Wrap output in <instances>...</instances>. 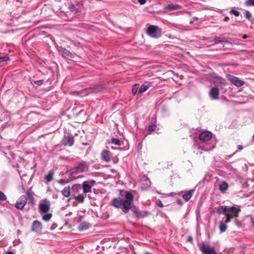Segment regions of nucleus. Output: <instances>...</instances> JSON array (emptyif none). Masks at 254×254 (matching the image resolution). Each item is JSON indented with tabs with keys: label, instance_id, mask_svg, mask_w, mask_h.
<instances>
[{
	"label": "nucleus",
	"instance_id": "21",
	"mask_svg": "<svg viewBox=\"0 0 254 254\" xmlns=\"http://www.w3.org/2000/svg\"><path fill=\"white\" fill-rule=\"evenodd\" d=\"M150 85L148 84H142L138 89V92L140 94H142L146 91L149 87Z\"/></svg>",
	"mask_w": 254,
	"mask_h": 254
},
{
	"label": "nucleus",
	"instance_id": "53",
	"mask_svg": "<svg viewBox=\"0 0 254 254\" xmlns=\"http://www.w3.org/2000/svg\"><path fill=\"white\" fill-rule=\"evenodd\" d=\"M193 21H194L193 20H191V21H190V24H192V23H193Z\"/></svg>",
	"mask_w": 254,
	"mask_h": 254
},
{
	"label": "nucleus",
	"instance_id": "12",
	"mask_svg": "<svg viewBox=\"0 0 254 254\" xmlns=\"http://www.w3.org/2000/svg\"><path fill=\"white\" fill-rule=\"evenodd\" d=\"M42 224L40 221L36 220L33 222L32 226V231L36 233H40L42 230Z\"/></svg>",
	"mask_w": 254,
	"mask_h": 254
},
{
	"label": "nucleus",
	"instance_id": "7",
	"mask_svg": "<svg viewBox=\"0 0 254 254\" xmlns=\"http://www.w3.org/2000/svg\"><path fill=\"white\" fill-rule=\"evenodd\" d=\"M58 50L59 54L64 58L67 59H71L74 58L73 54L64 48L59 47L58 48Z\"/></svg>",
	"mask_w": 254,
	"mask_h": 254
},
{
	"label": "nucleus",
	"instance_id": "47",
	"mask_svg": "<svg viewBox=\"0 0 254 254\" xmlns=\"http://www.w3.org/2000/svg\"><path fill=\"white\" fill-rule=\"evenodd\" d=\"M59 183H60L62 185H64L65 183V181L64 180H60L59 181Z\"/></svg>",
	"mask_w": 254,
	"mask_h": 254
},
{
	"label": "nucleus",
	"instance_id": "52",
	"mask_svg": "<svg viewBox=\"0 0 254 254\" xmlns=\"http://www.w3.org/2000/svg\"><path fill=\"white\" fill-rule=\"evenodd\" d=\"M247 37H248V36H247V35H244V36H243V38L244 39H246V38H247Z\"/></svg>",
	"mask_w": 254,
	"mask_h": 254
},
{
	"label": "nucleus",
	"instance_id": "19",
	"mask_svg": "<svg viewBox=\"0 0 254 254\" xmlns=\"http://www.w3.org/2000/svg\"><path fill=\"white\" fill-rule=\"evenodd\" d=\"M226 206H220L216 209L217 212L219 214H223L225 215Z\"/></svg>",
	"mask_w": 254,
	"mask_h": 254
},
{
	"label": "nucleus",
	"instance_id": "49",
	"mask_svg": "<svg viewBox=\"0 0 254 254\" xmlns=\"http://www.w3.org/2000/svg\"><path fill=\"white\" fill-rule=\"evenodd\" d=\"M57 225H55V224H53L52 225V226L51 227V230H54L56 227Z\"/></svg>",
	"mask_w": 254,
	"mask_h": 254
},
{
	"label": "nucleus",
	"instance_id": "30",
	"mask_svg": "<svg viewBox=\"0 0 254 254\" xmlns=\"http://www.w3.org/2000/svg\"><path fill=\"white\" fill-rule=\"evenodd\" d=\"M78 6V7H76V6H75L74 5H71L69 7L70 9L72 12H77L79 10V6Z\"/></svg>",
	"mask_w": 254,
	"mask_h": 254
},
{
	"label": "nucleus",
	"instance_id": "37",
	"mask_svg": "<svg viewBox=\"0 0 254 254\" xmlns=\"http://www.w3.org/2000/svg\"><path fill=\"white\" fill-rule=\"evenodd\" d=\"M9 60V58L8 56H4L0 57V64L2 62L7 61Z\"/></svg>",
	"mask_w": 254,
	"mask_h": 254
},
{
	"label": "nucleus",
	"instance_id": "29",
	"mask_svg": "<svg viewBox=\"0 0 254 254\" xmlns=\"http://www.w3.org/2000/svg\"><path fill=\"white\" fill-rule=\"evenodd\" d=\"M111 142L116 145H120V140L118 138H112L111 139Z\"/></svg>",
	"mask_w": 254,
	"mask_h": 254
},
{
	"label": "nucleus",
	"instance_id": "1",
	"mask_svg": "<svg viewBox=\"0 0 254 254\" xmlns=\"http://www.w3.org/2000/svg\"><path fill=\"white\" fill-rule=\"evenodd\" d=\"M133 195L131 192L121 191V196L115 198L112 201V205L117 208H121L125 213L128 212L133 205Z\"/></svg>",
	"mask_w": 254,
	"mask_h": 254
},
{
	"label": "nucleus",
	"instance_id": "13",
	"mask_svg": "<svg viewBox=\"0 0 254 254\" xmlns=\"http://www.w3.org/2000/svg\"><path fill=\"white\" fill-rule=\"evenodd\" d=\"M135 210L133 211L134 215L137 218H143L146 217L148 215V213L146 211H140L136 210L135 207Z\"/></svg>",
	"mask_w": 254,
	"mask_h": 254
},
{
	"label": "nucleus",
	"instance_id": "17",
	"mask_svg": "<svg viewBox=\"0 0 254 254\" xmlns=\"http://www.w3.org/2000/svg\"><path fill=\"white\" fill-rule=\"evenodd\" d=\"M88 228L89 224L85 222L80 223L78 226V229L80 231L87 229Z\"/></svg>",
	"mask_w": 254,
	"mask_h": 254
},
{
	"label": "nucleus",
	"instance_id": "20",
	"mask_svg": "<svg viewBox=\"0 0 254 254\" xmlns=\"http://www.w3.org/2000/svg\"><path fill=\"white\" fill-rule=\"evenodd\" d=\"M91 186L89 185L87 182H84L83 183V190L84 192L87 193L90 191Z\"/></svg>",
	"mask_w": 254,
	"mask_h": 254
},
{
	"label": "nucleus",
	"instance_id": "54",
	"mask_svg": "<svg viewBox=\"0 0 254 254\" xmlns=\"http://www.w3.org/2000/svg\"><path fill=\"white\" fill-rule=\"evenodd\" d=\"M253 139L254 140V135H253Z\"/></svg>",
	"mask_w": 254,
	"mask_h": 254
},
{
	"label": "nucleus",
	"instance_id": "23",
	"mask_svg": "<svg viewBox=\"0 0 254 254\" xmlns=\"http://www.w3.org/2000/svg\"><path fill=\"white\" fill-rule=\"evenodd\" d=\"M219 227L221 233L224 232L227 228V225L223 222L219 223Z\"/></svg>",
	"mask_w": 254,
	"mask_h": 254
},
{
	"label": "nucleus",
	"instance_id": "39",
	"mask_svg": "<svg viewBox=\"0 0 254 254\" xmlns=\"http://www.w3.org/2000/svg\"><path fill=\"white\" fill-rule=\"evenodd\" d=\"M230 12L236 16H238L240 15V12L238 10L234 8L231 10Z\"/></svg>",
	"mask_w": 254,
	"mask_h": 254
},
{
	"label": "nucleus",
	"instance_id": "6",
	"mask_svg": "<svg viewBox=\"0 0 254 254\" xmlns=\"http://www.w3.org/2000/svg\"><path fill=\"white\" fill-rule=\"evenodd\" d=\"M225 215L232 216L233 217H237L241 210L234 206H226Z\"/></svg>",
	"mask_w": 254,
	"mask_h": 254
},
{
	"label": "nucleus",
	"instance_id": "48",
	"mask_svg": "<svg viewBox=\"0 0 254 254\" xmlns=\"http://www.w3.org/2000/svg\"><path fill=\"white\" fill-rule=\"evenodd\" d=\"M188 241L191 242L192 241V237H190V236H189L188 238Z\"/></svg>",
	"mask_w": 254,
	"mask_h": 254
},
{
	"label": "nucleus",
	"instance_id": "50",
	"mask_svg": "<svg viewBox=\"0 0 254 254\" xmlns=\"http://www.w3.org/2000/svg\"><path fill=\"white\" fill-rule=\"evenodd\" d=\"M6 254H14V253L11 251H8L6 252Z\"/></svg>",
	"mask_w": 254,
	"mask_h": 254
},
{
	"label": "nucleus",
	"instance_id": "5",
	"mask_svg": "<svg viewBox=\"0 0 254 254\" xmlns=\"http://www.w3.org/2000/svg\"><path fill=\"white\" fill-rule=\"evenodd\" d=\"M27 198L25 195L20 196L16 201L15 207L19 210H22L27 203Z\"/></svg>",
	"mask_w": 254,
	"mask_h": 254
},
{
	"label": "nucleus",
	"instance_id": "44",
	"mask_svg": "<svg viewBox=\"0 0 254 254\" xmlns=\"http://www.w3.org/2000/svg\"><path fill=\"white\" fill-rule=\"evenodd\" d=\"M138 2L141 4L143 5L146 3V0H137Z\"/></svg>",
	"mask_w": 254,
	"mask_h": 254
},
{
	"label": "nucleus",
	"instance_id": "46",
	"mask_svg": "<svg viewBox=\"0 0 254 254\" xmlns=\"http://www.w3.org/2000/svg\"><path fill=\"white\" fill-rule=\"evenodd\" d=\"M157 204L160 207H163V204H162V202L160 200H159Z\"/></svg>",
	"mask_w": 254,
	"mask_h": 254
},
{
	"label": "nucleus",
	"instance_id": "11",
	"mask_svg": "<svg viewBox=\"0 0 254 254\" xmlns=\"http://www.w3.org/2000/svg\"><path fill=\"white\" fill-rule=\"evenodd\" d=\"M209 95L212 100H216L219 98V91L217 87H212L210 92Z\"/></svg>",
	"mask_w": 254,
	"mask_h": 254
},
{
	"label": "nucleus",
	"instance_id": "10",
	"mask_svg": "<svg viewBox=\"0 0 254 254\" xmlns=\"http://www.w3.org/2000/svg\"><path fill=\"white\" fill-rule=\"evenodd\" d=\"M74 141L73 136L71 135L64 136L62 143L64 146H71L73 144Z\"/></svg>",
	"mask_w": 254,
	"mask_h": 254
},
{
	"label": "nucleus",
	"instance_id": "14",
	"mask_svg": "<svg viewBox=\"0 0 254 254\" xmlns=\"http://www.w3.org/2000/svg\"><path fill=\"white\" fill-rule=\"evenodd\" d=\"M101 158L103 160L108 162L111 160L109 155V151L107 150H103L101 153Z\"/></svg>",
	"mask_w": 254,
	"mask_h": 254
},
{
	"label": "nucleus",
	"instance_id": "8",
	"mask_svg": "<svg viewBox=\"0 0 254 254\" xmlns=\"http://www.w3.org/2000/svg\"><path fill=\"white\" fill-rule=\"evenodd\" d=\"M87 169V165L85 162H80L76 165L72 169L71 174H74L78 172L85 171Z\"/></svg>",
	"mask_w": 254,
	"mask_h": 254
},
{
	"label": "nucleus",
	"instance_id": "36",
	"mask_svg": "<svg viewBox=\"0 0 254 254\" xmlns=\"http://www.w3.org/2000/svg\"><path fill=\"white\" fill-rule=\"evenodd\" d=\"M245 5L247 6L253 5L254 6V0H247L245 2Z\"/></svg>",
	"mask_w": 254,
	"mask_h": 254
},
{
	"label": "nucleus",
	"instance_id": "4",
	"mask_svg": "<svg viewBox=\"0 0 254 254\" xmlns=\"http://www.w3.org/2000/svg\"><path fill=\"white\" fill-rule=\"evenodd\" d=\"M226 77L227 79L232 83V84H234L238 87L242 86L245 83L244 81L240 79L239 78L234 76L233 75L227 74Z\"/></svg>",
	"mask_w": 254,
	"mask_h": 254
},
{
	"label": "nucleus",
	"instance_id": "51",
	"mask_svg": "<svg viewBox=\"0 0 254 254\" xmlns=\"http://www.w3.org/2000/svg\"><path fill=\"white\" fill-rule=\"evenodd\" d=\"M198 20V18H197V17H194L193 18V21H196V20Z\"/></svg>",
	"mask_w": 254,
	"mask_h": 254
},
{
	"label": "nucleus",
	"instance_id": "38",
	"mask_svg": "<svg viewBox=\"0 0 254 254\" xmlns=\"http://www.w3.org/2000/svg\"><path fill=\"white\" fill-rule=\"evenodd\" d=\"M226 217L225 220H224V222H223L224 223H228L230 222L231 219L233 218L232 216H229V215H225Z\"/></svg>",
	"mask_w": 254,
	"mask_h": 254
},
{
	"label": "nucleus",
	"instance_id": "42",
	"mask_svg": "<svg viewBox=\"0 0 254 254\" xmlns=\"http://www.w3.org/2000/svg\"><path fill=\"white\" fill-rule=\"evenodd\" d=\"M76 199L79 202H82L83 201V197L81 195H79L76 198Z\"/></svg>",
	"mask_w": 254,
	"mask_h": 254
},
{
	"label": "nucleus",
	"instance_id": "34",
	"mask_svg": "<svg viewBox=\"0 0 254 254\" xmlns=\"http://www.w3.org/2000/svg\"><path fill=\"white\" fill-rule=\"evenodd\" d=\"M6 196L4 194V193L0 190V200L5 201L6 200Z\"/></svg>",
	"mask_w": 254,
	"mask_h": 254
},
{
	"label": "nucleus",
	"instance_id": "3",
	"mask_svg": "<svg viewBox=\"0 0 254 254\" xmlns=\"http://www.w3.org/2000/svg\"><path fill=\"white\" fill-rule=\"evenodd\" d=\"M50 208V203L46 199L40 201L39 203V211L41 214L47 213Z\"/></svg>",
	"mask_w": 254,
	"mask_h": 254
},
{
	"label": "nucleus",
	"instance_id": "15",
	"mask_svg": "<svg viewBox=\"0 0 254 254\" xmlns=\"http://www.w3.org/2000/svg\"><path fill=\"white\" fill-rule=\"evenodd\" d=\"M194 192V190H191L186 191L182 196L183 198L186 201H189L191 197L192 194Z\"/></svg>",
	"mask_w": 254,
	"mask_h": 254
},
{
	"label": "nucleus",
	"instance_id": "26",
	"mask_svg": "<svg viewBox=\"0 0 254 254\" xmlns=\"http://www.w3.org/2000/svg\"><path fill=\"white\" fill-rule=\"evenodd\" d=\"M138 89V85L137 84H134L132 86L131 91L133 95H135Z\"/></svg>",
	"mask_w": 254,
	"mask_h": 254
},
{
	"label": "nucleus",
	"instance_id": "9",
	"mask_svg": "<svg viewBox=\"0 0 254 254\" xmlns=\"http://www.w3.org/2000/svg\"><path fill=\"white\" fill-rule=\"evenodd\" d=\"M212 134L210 131H205L201 132L198 136L199 139L202 142H205L210 140Z\"/></svg>",
	"mask_w": 254,
	"mask_h": 254
},
{
	"label": "nucleus",
	"instance_id": "40",
	"mask_svg": "<svg viewBox=\"0 0 254 254\" xmlns=\"http://www.w3.org/2000/svg\"><path fill=\"white\" fill-rule=\"evenodd\" d=\"M215 147V145L214 144H213L209 148H202V147H198V149H202L204 151H209V150H211L213 148H214Z\"/></svg>",
	"mask_w": 254,
	"mask_h": 254
},
{
	"label": "nucleus",
	"instance_id": "33",
	"mask_svg": "<svg viewBox=\"0 0 254 254\" xmlns=\"http://www.w3.org/2000/svg\"><path fill=\"white\" fill-rule=\"evenodd\" d=\"M105 89V87H103L101 85H96V93L99 92H102V91H104Z\"/></svg>",
	"mask_w": 254,
	"mask_h": 254
},
{
	"label": "nucleus",
	"instance_id": "55",
	"mask_svg": "<svg viewBox=\"0 0 254 254\" xmlns=\"http://www.w3.org/2000/svg\"><path fill=\"white\" fill-rule=\"evenodd\" d=\"M253 225L254 226V221L253 222Z\"/></svg>",
	"mask_w": 254,
	"mask_h": 254
},
{
	"label": "nucleus",
	"instance_id": "27",
	"mask_svg": "<svg viewBox=\"0 0 254 254\" xmlns=\"http://www.w3.org/2000/svg\"><path fill=\"white\" fill-rule=\"evenodd\" d=\"M53 174L51 172L49 173L47 175L45 176V179L48 182H51L53 180Z\"/></svg>",
	"mask_w": 254,
	"mask_h": 254
},
{
	"label": "nucleus",
	"instance_id": "28",
	"mask_svg": "<svg viewBox=\"0 0 254 254\" xmlns=\"http://www.w3.org/2000/svg\"><path fill=\"white\" fill-rule=\"evenodd\" d=\"M217 82L218 83L223 86H225L226 84L225 80L224 78H222L221 77H218Z\"/></svg>",
	"mask_w": 254,
	"mask_h": 254
},
{
	"label": "nucleus",
	"instance_id": "25",
	"mask_svg": "<svg viewBox=\"0 0 254 254\" xmlns=\"http://www.w3.org/2000/svg\"><path fill=\"white\" fill-rule=\"evenodd\" d=\"M27 194L29 198L30 202L32 204L34 203L35 199L34 197L33 196L32 192L29 190H28L27 192Z\"/></svg>",
	"mask_w": 254,
	"mask_h": 254
},
{
	"label": "nucleus",
	"instance_id": "24",
	"mask_svg": "<svg viewBox=\"0 0 254 254\" xmlns=\"http://www.w3.org/2000/svg\"><path fill=\"white\" fill-rule=\"evenodd\" d=\"M42 215V219L45 221H49L52 218V214L51 213H44Z\"/></svg>",
	"mask_w": 254,
	"mask_h": 254
},
{
	"label": "nucleus",
	"instance_id": "22",
	"mask_svg": "<svg viewBox=\"0 0 254 254\" xmlns=\"http://www.w3.org/2000/svg\"><path fill=\"white\" fill-rule=\"evenodd\" d=\"M228 188V185L225 182H222L219 186V190L221 191H225L226 190H227Z\"/></svg>",
	"mask_w": 254,
	"mask_h": 254
},
{
	"label": "nucleus",
	"instance_id": "2",
	"mask_svg": "<svg viewBox=\"0 0 254 254\" xmlns=\"http://www.w3.org/2000/svg\"><path fill=\"white\" fill-rule=\"evenodd\" d=\"M146 32L150 37L154 38L160 37L162 34L161 29L155 25H150L147 28Z\"/></svg>",
	"mask_w": 254,
	"mask_h": 254
},
{
	"label": "nucleus",
	"instance_id": "32",
	"mask_svg": "<svg viewBox=\"0 0 254 254\" xmlns=\"http://www.w3.org/2000/svg\"><path fill=\"white\" fill-rule=\"evenodd\" d=\"M223 39L220 37H216L214 39V43L216 44L220 43L223 42Z\"/></svg>",
	"mask_w": 254,
	"mask_h": 254
},
{
	"label": "nucleus",
	"instance_id": "41",
	"mask_svg": "<svg viewBox=\"0 0 254 254\" xmlns=\"http://www.w3.org/2000/svg\"><path fill=\"white\" fill-rule=\"evenodd\" d=\"M34 83L35 84H37L38 85H42L43 84V80H39L34 81Z\"/></svg>",
	"mask_w": 254,
	"mask_h": 254
},
{
	"label": "nucleus",
	"instance_id": "18",
	"mask_svg": "<svg viewBox=\"0 0 254 254\" xmlns=\"http://www.w3.org/2000/svg\"><path fill=\"white\" fill-rule=\"evenodd\" d=\"M62 194L65 197H68L70 194V188L69 187H65L62 190Z\"/></svg>",
	"mask_w": 254,
	"mask_h": 254
},
{
	"label": "nucleus",
	"instance_id": "45",
	"mask_svg": "<svg viewBox=\"0 0 254 254\" xmlns=\"http://www.w3.org/2000/svg\"><path fill=\"white\" fill-rule=\"evenodd\" d=\"M145 182H146V185L148 187V186H149L150 185L151 182H150V180H146Z\"/></svg>",
	"mask_w": 254,
	"mask_h": 254
},
{
	"label": "nucleus",
	"instance_id": "16",
	"mask_svg": "<svg viewBox=\"0 0 254 254\" xmlns=\"http://www.w3.org/2000/svg\"><path fill=\"white\" fill-rule=\"evenodd\" d=\"M181 7V5L177 4H170L166 5L164 7L166 9H169L170 10L178 9Z\"/></svg>",
	"mask_w": 254,
	"mask_h": 254
},
{
	"label": "nucleus",
	"instance_id": "31",
	"mask_svg": "<svg viewBox=\"0 0 254 254\" xmlns=\"http://www.w3.org/2000/svg\"><path fill=\"white\" fill-rule=\"evenodd\" d=\"M156 128V126L155 125H150L148 127V130L151 132L154 131Z\"/></svg>",
	"mask_w": 254,
	"mask_h": 254
},
{
	"label": "nucleus",
	"instance_id": "43",
	"mask_svg": "<svg viewBox=\"0 0 254 254\" xmlns=\"http://www.w3.org/2000/svg\"><path fill=\"white\" fill-rule=\"evenodd\" d=\"M243 149V147L242 145H239L238 146V150H236L234 153V154L237 153L238 152V151H240V150H242V149Z\"/></svg>",
	"mask_w": 254,
	"mask_h": 254
},
{
	"label": "nucleus",
	"instance_id": "35",
	"mask_svg": "<svg viewBox=\"0 0 254 254\" xmlns=\"http://www.w3.org/2000/svg\"><path fill=\"white\" fill-rule=\"evenodd\" d=\"M245 16L246 18L250 20L252 18V15L249 11L247 10L245 12Z\"/></svg>",
	"mask_w": 254,
	"mask_h": 254
}]
</instances>
